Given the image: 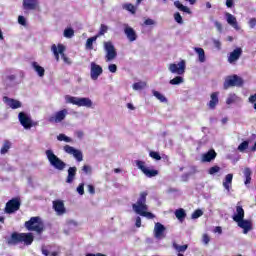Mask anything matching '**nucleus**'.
<instances>
[{
    "label": "nucleus",
    "mask_w": 256,
    "mask_h": 256,
    "mask_svg": "<svg viewBox=\"0 0 256 256\" xmlns=\"http://www.w3.org/2000/svg\"><path fill=\"white\" fill-rule=\"evenodd\" d=\"M147 195H149L147 191L141 192L136 204H132V209L137 213V215H141V217L155 219V215L147 211V209H149L147 207Z\"/></svg>",
    "instance_id": "1"
},
{
    "label": "nucleus",
    "mask_w": 256,
    "mask_h": 256,
    "mask_svg": "<svg viewBox=\"0 0 256 256\" xmlns=\"http://www.w3.org/2000/svg\"><path fill=\"white\" fill-rule=\"evenodd\" d=\"M33 241H35V236L31 232H13L7 239V245H19V243H23V245L29 247V245H33Z\"/></svg>",
    "instance_id": "2"
},
{
    "label": "nucleus",
    "mask_w": 256,
    "mask_h": 256,
    "mask_svg": "<svg viewBox=\"0 0 256 256\" xmlns=\"http://www.w3.org/2000/svg\"><path fill=\"white\" fill-rule=\"evenodd\" d=\"M24 227L27 231H34L36 235H42L43 231H45V224L39 216L31 217L24 223Z\"/></svg>",
    "instance_id": "3"
},
{
    "label": "nucleus",
    "mask_w": 256,
    "mask_h": 256,
    "mask_svg": "<svg viewBox=\"0 0 256 256\" xmlns=\"http://www.w3.org/2000/svg\"><path fill=\"white\" fill-rule=\"evenodd\" d=\"M66 103H70L71 105H77V107H93V102L89 98H79L75 96L67 95L65 97Z\"/></svg>",
    "instance_id": "4"
},
{
    "label": "nucleus",
    "mask_w": 256,
    "mask_h": 256,
    "mask_svg": "<svg viewBox=\"0 0 256 256\" xmlns=\"http://www.w3.org/2000/svg\"><path fill=\"white\" fill-rule=\"evenodd\" d=\"M46 156L52 167L58 169V171H63V169H65L67 164H65L63 160L57 157V155H55V153H53L52 150H46Z\"/></svg>",
    "instance_id": "5"
},
{
    "label": "nucleus",
    "mask_w": 256,
    "mask_h": 256,
    "mask_svg": "<svg viewBox=\"0 0 256 256\" xmlns=\"http://www.w3.org/2000/svg\"><path fill=\"white\" fill-rule=\"evenodd\" d=\"M244 81L243 78L239 77L237 74L227 76L223 83V89L227 91L230 87H241Z\"/></svg>",
    "instance_id": "6"
},
{
    "label": "nucleus",
    "mask_w": 256,
    "mask_h": 256,
    "mask_svg": "<svg viewBox=\"0 0 256 256\" xmlns=\"http://www.w3.org/2000/svg\"><path fill=\"white\" fill-rule=\"evenodd\" d=\"M51 51L54 53L55 60L58 63H59V55H61L64 63H66V65H71V60L69 59V57H67V55H65V46L63 44H58V45L53 44L51 46Z\"/></svg>",
    "instance_id": "7"
},
{
    "label": "nucleus",
    "mask_w": 256,
    "mask_h": 256,
    "mask_svg": "<svg viewBox=\"0 0 256 256\" xmlns=\"http://www.w3.org/2000/svg\"><path fill=\"white\" fill-rule=\"evenodd\" d=\"M19 209H21V199L12 198L6 203L5 213H7L8 215H11L16 211H19Z\"/></svg>",
    "instance_id": "8"
},
{
    "label": "nucleus",
    "mask_w": 256,
    "mask_h": 256,
    "mask_svg": "<svg viewBox=\"0 0 256 256\" xmlns=\"http://www.w3.org/2000/svg\"><path fill=\"white\" fill-rule=\"evenodd\" d=\"M136 166L138 167V169H140V171H142V173H144L146 177L151 178V177H157V175H159L158 170L147 168L145 166V161L136 160Z\"/></svg>",
    "instance_id": "9"
},
{
    "label": "nucleus",
    "mask_w": 256,
    "mask_h": 256,
    "mask_svg": "<svg viewBox=\"0 0 256 256\" xmlns=\"http://www.w3.org/2000/svg\"><path fill=\"white\" fill-rule=\"evenodd\" d=\"M104 49L106 51V61H113V59L117 58V50L112 42H105Z\"/></svg>",
    "instance_id": "10"
},
{
    "label": "nucleus",
    "mask_w": 256,
    "mask_h": 256,
    "mask_svg": "<svg viewBox=\"0 0 256 256\" xmlns=\"http://www.w3.org/2000/svg\"><path fill=\"white\" fill-rule=\"evenodd\" d=\"M186 69L185 60H181L178 64L172 63L169 65V71L175 75H184Z\"/></svg>",
    "instance_id": "11"
},
{
    "label": "nucleus",
    "mask_w": 256,
    "mask_h": 256,
    "mask_svg": "<svg viewBox=\"0 0 256 256\" xmlns=\"http://www.w3.org/2000/svg\"><path fill=\"white\" fill-rule=\"evenodd\" d=\"M63 149L68 155H73L78 163H81V161H83V152H81V150L75 149L73 146L69 145H65Z\"/></svg>",
    "instance_id": "12"
},
{
    "label": "nucleus",
    "mask_w": 256,
    "mask_h": 256,
    "mask_svg": "<svg viewBox=\"0 0 256 256\" xmlns=\"http://www.w3.org/2000/svg\"><path fill=\"white\" fill-rule=\"evenodd\" d=\"M90 66V77L92 81H97V79H99V77L103 74V67L95 62H91Z\"/></svg>",
    "instance_id": "13"
},
{
    "label": "nucleus",
    "mask_w": 256,
    "mask_h": 256,
    "mask_svg": "<svg viewBox=\"0 0 256 256\" xmlns=\"http://www.w3.org/2000/svg\"><path fill=\"white\" fill-rule=\"evenodd\" d=\"M69 115V112L67 109H62L55 113L54 116H50L48 118L49 123H61L62 121H65V117Z\"/></svg>",
    "instance_id": "14"
},
{
    "label": "nucleus",
    "mask_w": 256,
    "mask_h": 256,
    "mask_svg": "<svg viewBox=\"0 0 256 256\" xmlns=\"http://www.w3.org/2000/svg\"><path fill=\"white\" fill-rule=\"evenodd\" d=\"M18 119L24 129H31L34 125L31 117H29L25 112H20L18 114Z\"/></svg>",
    "instance_id": "15"
},
{
    "label": "nucleus",
    "mask_w": 256,
    "mask_h": 256,
    "mask_svg": "<svg viewBox=\"0 0 256 256\" xmlns=\"http://www.w3.org/2000/svg\"><path fill=\"white\" fill-rule=\"evenodd\" d=\"M236 223L238 227H240V229H243L244 235H247L249 231H253V221L251 220H245V218H242L241 220H238Z\"/></svg>",
    "instance_id": "16"
},
{
    "label": "nucleus",
    "mask_w": 256,
    "mask_h": 256,
    "mask_svg": "<svg viewBox=\"0 0 256 256\" xmlns=\"http://www.w3.org/2000/svg\"><path fill=\"white\" fill-rule=\"evenodd\" d=\"M217 159V152L215 149H210L208 152L202 154L201 161L202 163H211V161H215Z\"/></svg>",
    "instance_id": "17"
},
{
    "label": "nucleus",
    "mask_w": 256,
    "mask_h": 256,
    "mask_svg": "<svg viewBox=\"0 0 256 256\" xmlns=\"http://www.w3.org/2000/svg\"><path fill=\"white\" fill-rule=\"evenodd\" d=\"M232 219L235 221V223L241 219H245V210L243 209V206H241L240 202L237 203L236 212L232 216Z\"/></svg>",
    "instance_id": "18"
},
{
    "label": "nucleus",
    "mask_w": 256,
    "mask_h": 256,
    "mask_svg": "<svg viewBox=\"0 0 256 256\" xmlns=\"http://www.w3.org/2000/svg\"><path fill=\"white\" fill-rule=\"evenodd\" d=\"M241 55H243V49L241 47L234 49L228 56V62L235 63L239 61Z\"/></svg>",
    "instance_id": "19"
},
{
    "label": "nucleus",
    "mask_w": 256,
    "mask_h": 256,
    "mask_svg": "<svg viewBox=\"0 0 256 256\" xmlns=\"http://www.w3.org/2000/svg\"><path fill=\"white\" fill-rule=\"evenodd\" d=\"M3 101L4 103H6L8 105V107H10L11 109H19L21 108V102L19 100H15L13 98H9L7 96L3 97Z\"/></svg>",
    "instance_id": "20"
},
{
    "label": "nucleus",
    "mask_w": 256,
    "mask_h": 256,
    "mask_svg": "<svg viewBox=\"0 0 256 256\" xmlns=\"http://www.w3.org/2000/svg\"><path fill=\"white\" fill-rule=\"evenodd\" d=\"M124 33L128 41H130L131 43H133V41H137V32H135V30L132 27L126 26L124 28Z\"/></svg>",
    "instance_id": "21"
},
{
    "label": "nucleus",
    "mask_w": 256,
    "mask_h": 256,
    "mask_svg": "<svg viewBox=\"0 0 256 256\" xmlns=\"http://www.w3.org/2000/svg\"><path fill=\"white\" fill-rule=\"evenodd\" d=\"M154 235L156 239H162L165 237V226L161 223H156L154 227Z\"/></svg>",
    "instance_id": "22"
},
{
    "label": "nucleus",
    "mask_w": 256,
    "mask_h": 256,
    "mask_svg": "<svg viewBox=\"0 0 256 256\" xmlns=\"http://www.w3.org/2000/svg\"><path fill=\"white\" fill-rule=\"evenodd\" d=\"M217 105H219V92H213L210 95V101L208 102L209 109H216Z\"/></svg>",
    "instance_id": "23"
},
{
    "label": "nucleus",
    "mask_w": 256,
    "mask_h": 256,
    "mask_svg": "<svg viewBox=\"0 0 256 256\" xmlns=\"http://www.w3.org/2000/svg\"><path fill=\"white\" fill-rule=\"evenodd\" d=\"M54 211L58 213V215H63L65 213V204L61 200L53 201Z\"/></svg>",
    "instance_id": "24"
},
{
    "label": "nucleus",
    "mask_w": 256,
    "mask_h": 256,
    "mask_svg": "<svg viewBox=\"0 0 256 256\" xmlns=\"http://www.w3.org/2000/svg\"><path fill=\"white\" fill-rule=\"evenodd\" d=\"M223 187L226 191H231V187H233V174H227L223 181Z\"/></svg>",
    "instance_id": "25"
},
{
    "label": "nucleus",
    "mask_w": 256,
    "mask_h": 256,
    "mask_svg": "<svg viewBox=\"0 0 256 256\" xmlns=\"http://www.w3.org/2000/svg\"><path fill=\"white\" fill-rule=\"evenodd\" d=\"M77 175V167L73 166L68 169V176L66 178V183H73Z\"/></svg>",
    "instance_id": "26"
},
{
    "label": "nucleus",
    "mask_w": 256,
    "mask_h": 256,
    "mask_svg": "<svg viewBox=\"0 0 256 256\" xmlns=\"http://www.w3.org/2000/svg\"><path fill=\"white\" fill-rule=\"evenodd\" d=\"M23 7L26 11H33L39 7V3L37 1H24Z\"/></svg>",
    "instance_id": "27"
},
{
    "label": "nucleus",
    "mask_w": 256,
    "mask_h": 256,
    "mask_svg": "<svg viewBox=\"0 0 256 256\" xmlns=\"http://www.w3.org/2000/svg\"><path fill=\"white\" fill-rule=\"evenodd\" d=\"M32 67L36 73H38L39 77H45V68L39 65L37 62H32Z\"/></svg>",
    "instance_id": "28"
},
{
    "label": "nucleus",
    "mask_w": 256,
    "mask_h": 256,
    "mask_svg": "<svg viewBox=\"0 0 256 256\" xmlns=\"http://www.w3.org/2000/svg\"><path fill=\"white\" fill-rule=\"evenodd\" d=\"M12 145L13 144L11 143V141L5 140L1 149H0V154L1 155H6V153H9V149H11Z\"/></svg>",
    "instance_id": "29"
},
{
    "label": "nucleus",
    "mask_w": 256,
    "mask_h": 256,
    "mask_svg": "<svg viewBox=\"0 0 256 256\" xmlns=\"http://www.w3.org/2000/svg\"><path fill=\"white\" fill-rule=\"evenodd\" d=\"M226 19H227V23L228 25H231L232 27H234V29H237V18H235V16H233L231 13H226Z\"/></svg>",
    "instance_id": "30"
},
{
    "label": "nucleus",
    "mask_w": 256,
    "mask_h": 256,
    "mask_svg": "<svg viewBox=\"0 0 256 256\" xmlns=\"http://www.w3.org/2000/svg\"><path fill=\"white\" fill-rule=\"evenodd\" d=\"M253 172H251V168H245L244 169V176H245V185H249L251 183V175Z\"/></svg>",
    "instance_id": "31"
},
{
    "label": "nucleus",
    "mask_w": 256,
    "mask_h": 256,
    "mask_svg": "<svg viewBox=\"0 0 256 256\" xmlns=\"http://www.w3.org/2000/svg\"><path fill=\"white\" fill-rule=\"evenodd\" d=\"M152 93H153V96L156 97V99H158V101H160V103H167V97H165V95L161 94L157 90H153Z\"/></svg>",
    "instance_id": "32"
},
{
    "label": "nucleus",
    "mask_w": 256,
    "mask_h": 256,
    "mask_svg": "<svg viewBox=\"0 0 256 256\" xmlns=\"http://www.w3.org/2000/svg\"><path fill=\"white\" fill-rule=\"evenodd\" d=\"M175 216L179 221H183L185 217H187V213H185V210L183 208H180L175 211Z\"/></svg>",
    "instance_id": "33"
},
{
    "label": "nucleus",
    "mask_w": 256,
    "mask_h": 256,
    "mask_svg": "<svg viewBox=\"0 0 256 256\" xmlns=\"http://www.w3.org/2000/svg\"><path fill=\"white\" fill-rule=\"evenodd\" d=\"M174 5H175V7H177V9H179V11H183V13H191V10L189 9V7L184 6L179 1H175Z\"/></svg>",
    "instance_id": "34"
},
{
    "label": "nucleus",
    "mask_w": 256,
    "mask_h": 256,
    "mask_svg": "<svg viewBox=\"0 0 256 256\" xmlns=\"http://www.w3.org/2000/svg\"><path fill=\"white\" fill-rule=\"evenodd\" d=\"M194 50L199 56L200 63H205V50L203 48H194Z\"/></svg>",
    "instance_id": "35"
},
{
    "label": "nucleus",
    "mask_w": 256,
    "mask_h": 256,
    "mask_svg": "<svg viewBox=\"0 0 256 256\" xmlns=\"http://www.w3.org/2000/svg\"><path fill=\"white\" fill-rule=\"evenodd\" d=\"M237 149L238 151H240V153H245V150L249 149V140H245L242 143H240Z\"/></svg>",
    "instance_id": "36"
},
{
    "label": "nucleus",
    "mask_w": 256,
    "mask_h": 256,
    "mask_svg": "<svg viewBox=\"0 0 256 256\" xmlns=\"http://www.w3.org/2000/svg\"><path fill=\"white\" fill-rule=\"evenodd\" d=\"M123 9H125L126 11H129L130 13H132V15H135L137 9L135 8V6L131 3H126L123 5Z\"/></svg>",
    "instance_id": "37"
},
{
    "label": "nucleus",
    "mask_w": 256,
    "mask_h": 256,
    "mask_svg": "<svg viewBox=\"0 0 256 256\" xmlns=\"http://www.w3.org/2000/svg\"><path fill=\"white\" fill-rule=\"evenodd\" d=\"M147 87V83L145 82H136L133 84L134 91H141V89H145Z\"/></svg>",
    "instance_id": "38"
},
{
    "label": "nucleus",
    "mask_w": 256,
    "mask_h": 256,
    "mask_svg": "<svg viewBox=\"0 0 256 256\" xmlns=\"http://www.w3.org/2000/svg\"><path fill=\"white\" fill-rule=\"evenodd\" d=\"M183 77L181 76H176L173 79L170 80V85H181L183 83Z\"/></svg>",
    "instance_id": "39"
},
{
    "label": "nucleus",
    "mask_w": 256,
    "mask_h": 256,
    "mask_svg": "<svg viewBox=\"0 0 256 256\" xmlns=\"http://www.w3.org/2000/svg\"><path fill=\"white\" fill-rule=\"evenodd\" d=\"M97 41V36H93L87 39L86 41V49H93V42Z\"/></svg>",
    "instance_id": "40"
},
{
    "label": "nucleus",
    "mask_w": 256,
    "mask_h": 256,
    "mask_svg": "<svg viewBox=\"0 0 256 256\" xmlns=\"http://www.w3.org/2000/svg\"><path fill=\"white\" fill-rule=\"evenodd\" d=\"M219 171H221V167H219L218 165H215L208 169V174L215 175V173H219Z\"/></svg>",
    "instance_id": "41"
},
{
    "label": "nucleus",
    "mask_w": 256,
    "mask_h": 256,
    "mask_svg": "<svg viewBox=\"0 0 256 256\" xmlns=\"http://www.w3.org/2000/svg\"><path fill=\"white\" fill-rule=\"evenodd\" d=\"M176 251H178V253H185V251H187V249L189 248V245L185 244V245H174Z\"/></svg>",
    "instance_id": "42"
},
{
    "label": "nucleus",
    "mask_w": 256,
    "mask_h": 256,
    "mask_svg": "<svg viewBox=\"0 0 256 256\" xmlns=\"http://www.w3.org/2000/svg\"><path fill=\"white\" fill-rule=\"evenodd\" d=\"M75 35V31L72 28H68L64 30V37H67L68 39H71Z\"/></svg>",
    "instance_id": "43"
},
{
    "label": "nucleus",
    "mask_w": 256,
    "mask_h": 256,
    "mask_svg": "<svg viewBox=\"0 0 256 256\" xmlns=\"http://www.w3.org/2000/svg\"><path fill=\"white\" fill-rule=\"evenodd\" d=\"M202 215H203V210L197 209L192 213L191 217L192 219H199V217H202Z\"/></svg>",
    "instance_id": "44"
},
{
    "label": "nucleus",
    "mask_w": 256,
    "mask_h": 256,
    "mask_svg": "<svg viewBox=\"0 0 256 256\" xmlns=\"http://www.w3.org/2000/svg\"><path fill=\"white\" fill-rule=\"evenodd\" d=\"M149 155L152 159H155V161H161V155L159 152L150 151Z\"/></svg>",
    "instance_id": "45"
},
{
    "label": "nucleus",
    "mask_w": 256,
    "mask_h": 256,
    "mask_svg": "<svg viewBox=\"0 0 256 256\" xmlns=\"http://www.w3.org/2000/svg\"><path fill=\"white\" fill-rule=\"evenodd\" d=\"M107 31H109V27L105 24H101L98 36L104 35Z\"/></svg>",
    "instance_id": "46"
},
{
    "label": "nucleus",
    "mask_w": 256,
    "mask_h": 256,
    "mask_svg": "<svg viewBox=\"0 0 256 256\" xmlns=\"http://www.w3.org/2000/svg\"><path fill=\"white\" fill-rule=\"evenodd\" d=\"M174 19L176 23H179L180 25L183 23V17H181V14L179 12H176L174 14Z\"/></svg>",
    "instance_id": "47"
},
{
    "label": "nucleus",
    "mask_w": 256,
    "mask_h": 256,
    "mask_svg": "<svg viewBox=\"0 0 256 256\" xmlns=\"http://www.w3.org/2000/svg\"><path fill=\"white\" fill-rule=\"evenodd\" d=\"M77 192L79 193V195H85V184H79V186L77 187Z\"/></svg>",
    "instance_id": "48"
},
{
    "label": "nucleus",
    "mask_w": 256,
    "mask_h": 256,
    "mask_svg": "<svg viewBox=\"0 0 256 256\" xmlns=\"http://www.w3.org/2000/svg\"><path fill=\"white\" fill-rule=\"evenodd\" d=\"M213 45L214 47L218 50L221 51V41L217 40V39H213Z\"/></svg>",
    "instance_id": "49"
},
{
    "label": "nucleus",
    "mask_w": 256,
    "mask_h": 256,
    "mask_svg": "<svg viewBox=\"0 0 256 256\" xmlns=\"http://www.w3.org/2000/svg\"><path fill=\"white\" fill-rule=\"evenodd\" d=\"M18 23L19 25H23L25 27V25H27V20L24 16H18Z\"/></svg>",
    "instance_id": "50"
},
{
    "label": "nucleus",
    "mask_w": 256,
    "mask_h": 256,
    "mask_svg": "<svg viewBox=\"0 0 256 256\" xmlns=\"http://www.w3.org/2000/svg\"><path fill=\"white\" fill-rule=\"evenodd\" d=\"M202 241H203L204 245H209V241H211V238L209 237L208 234H204L202 237Z\"/></svg>",
    "instance_id": "51"
},
{
    "label": "nucleus",
    "mask_w": 256,
    "mask_h": 256,
    "mask_svg": "<svg viewBox=\"0 0 256 256\" xmlns=\"http://www.w3.org/2000/svg\"><path fill=\"white\" fill-rule=\"evenodd\" d=\"M108 69H109L110 73H117V65H115V64H110L108 66Z\"/></svg>",
    "instance_id": "52"
},
{
    "label": "nucleus",
    "mask_w": 256,
    "mask_h": 256,
    "mask_svg": "<svg viewBox=\"0 0 256 256\" xmlns=\"http://www.w3.org/2000/svg\"><path fill=\"white\" fill-rule=\"evenodd\" d=\"M227 105L235 103V96H229L226 100Z\"/></svg>",
    "instance_id": "53"
},
{
    "label": "nucleus",
    "mask_w": 256,
    "mask_h": 256,
    "mask_svg": "<svg viewBox=\"0 0 256 256\" xmlns=\"http://www.w3.org/2000/svg\"><path fill=\"white\" fill-rule=\"evenodd\" d=\"M82 171L84 172V173H91V166H89V165H84L83 167H82Z\"/></svg>",
    "instance_id": "54"
},
{
    "label": "nucleus",
    "mask_w": 256,
    "mask_h": 256,
    "mask_svg": "<svg viewBox=\"0 0 256 256\" xmlns=\"http://www.w3.org/2000/svg\"><path fill=\"white\" fill-rule=\"evenodd\" d=\"M88 191L91 195H95V186L89 184L88 185Z\"/></svg>",
    "instance_id": "55"
},
{
    "label": "nucleus",
    "mask_w": 256,
    "mask_h": 256,
    "mask_svg": "<svg viewBox=\"0 0 256 256\" xmlns=\"http://www.w3.org/2000/svg\"><path fill=\"white\" fill-rule=\"evenodd\" d=\"M144 25H155V21H153L151 18H148L144 21Z\"/></svg>",
    "instance_id": "56"
},
{
    "label": "nucleus",
    "mask_w": 256,
    "mask_h": 256,
    "mask_svg": "<svg viewBox=\"0 0 256 256\" xmlns=\"http://www.w3.org/2000/svg\"><path fill=\"white\" fill-rule=\"evenodd\" d=\"M67 136L65 135V134H59L58 136H57V139H58V141H65V138H66Z\"/></svg>",
    "instance_id": "57"
},
{
    "label": "nucleus",
    "mask_w": 256,
    "mask_h": 256,
    "mask_svg": "<svg viewBox=\"0 0 256 256\" xmlns=\"http://www.w3.org/2000/svg\"><path fill=\"white\" fill-rule=\"evenodd\" d=\"M136 227H141V217H136V223H135Z\"/></svg>",
    "instance_id": "58"
},
{
    "label": "nucleus",
    "mask_w": 256,
    "mask_h": 256,
    "mask_svg": "<svg viewBox=\"0 0 256 256\" xmlns=\"http://www.w3.org/2000/svg\"><path fill=\"white\" fill-rule=\"evenodd\" d=\"M234 2L233 1H226V7L231 8L233 7Z\"/></svg>",
    "instance_id": "59"
},
{
    "label": "nucleus",
    "mask_w": 256,
    "mask_h": 256,
    "mask_svg": "<svg viewBox=\"0 0 256 256\" xmlns=\"http://www.w3.org/2000/svg\"><path fill=\"white\" fill-rule=\"evenodd\" d=\"M215 233H223V229L221 228V226L215 228Z\"/></svg>",
    "instance_id": "60"
},
{
    "label": "nucleus",
    "mask_w": 256,
    "mask_h": 256,
    "mask_svg": "<svg viewBox=\"0 0 256 256\" xmlns=\"http://www.w3.org/2000/svg\"><path fill=\"white\" fill-rule=\"evenodd\" d=\"M250 25H251V27H255V25H256V19L255 18H252L250 20Z\"/></svg>",
    "instance_id": "61"
},
{
    "label": "nucleus",
    "mask_w": 256,
    "mask_h": 256,
    "mask_svg": "<svg viewBox=\"0 0 256 256\" xmlns=\"http://www.w3.org/2000/svg\"><path fill=\"white\" fill-rule=\"evenodd\" d=\"M42 255L48 256L49 255V250L42 248Z\"/></svg>",
    "instance_id": "62"
},
{
    "label": "nucleus",
    "mask_w": 256,
    "mask_h": 256,
    "mask_svg": "<svg viewBox=\"0 0 256 256\" xmlns=\"http://www.w3.org/2000/svg\"><path fill=\"white\" fill-rule=\"evenodd\" d=\"M127 107L131 110V111H135V106H133V104L128 103Z\"/></svg>",
    "instance_id": "63"
},
{
    "label": "nucleus",
    "mask_w": 256,
    "mask_h": 256,
    "mask_svg": "<svg viewBox=\"0 0 256 256\" xmlns=\"http://www.w3.org/2000/svg\"><path fill=\"white\" fill-rule=\"evenodd\" d=\"M77 137H79V139H81L83 137V131H78Z\"/></svg>",
    "instance_id": "64"
}]
</instances>
